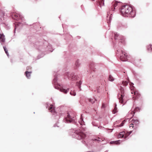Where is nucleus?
I'll use <instances>...</instances> for the list:
<instances>
[{
    "label": "nucleus",
    "mask_w": 152,
    "mask_h": 152,
    "mask_svg": "<svg viewBox=\"0 0 152 152\" xmlns=\"http://www.w3.org/2000/svg\"><path fill=\"white\" fill-rule=\"evenodd\" d=\"M76 134L78 135V137L77 138L78 139L80 140L81 139L84 138L86 137V134L80 132H79L76 131L75 132Z\"/></svg>",
    "instance_id": "obj_5"
},
{
    "label": "nucleus",
    "mask_w": 152,
    "mask_h": 152,
    "mask_svg": "<svg viewBox=\"0 0 152 152\" xmlns=\"http://www.w3.org/2000/svg\"><path fill=\"white\" fill-rule=\"evenodd\" d=\"M120 140H117L116 141H112L110 142V144H114L118 145L120 144L119 142Z\"/></svg>",
    "instance_id": "obj_13"
},
{
    "label": "nucleus",
    "mask_w": 152,
    "mask_h": 152,
    "mask_svg": "<svg viewBox=\"0 0 152 152\" xmlns=\"http://www.w3.org/2000/svg\"><path fill=\"white\" fill-rule=\"evenodd\" d=\"M106 105L104 103H102V108H104L106 107Z\"/></svg>",
    "instance_id": "obj_33"
},
{
    "label": "nucleus",
    "mask_w": 152,
    "mask_h": 152,
    "mask_svg": "<svg viewBox=\"0 0 152 152\" xmlns=\"http://www.w3.org/2000/svg\"><path fill=\"white\" fill-rule=\"evenodd\" d=\"M70 77H71V79H72L73 80H74L75 79V76H74V75H70Z\"/></svg>",
    "instance_id": "obj_27"
},
{
    "label": "nucleus",
    "mask_w": 152,
    "mask_h": 152,
    "mask_svg": "<svg viewBox=\"0 0 152 152\" xmlns=\"http://www.w3.org/2000/svg\"><path fill=\"white\" fill-rule=\"evenodd\" d=\"M120 93L118 94V98L119 100V102L123 104H125L128 100V98L125 95L124 89L123 88L121 87L120 88Z\"/></svg>",
    "instance_id": "obj_2"
},
{
    "label": "nucleus",
    "mask_w": 152,
    "mask_h": 152,
    "mask_svg": "<svg viewBox=\"0 0 152 152\" xmlns=\"http://www.w3.org/2000/svg\"><path fill=\"white\" fill-rule=\"evenodd\" d=\"M114 38L115 39H118V37H119L118 34H117V33H115L114 34Z\"/></svg>",
    "instance_id": "obj_22"
},
{
    "label": "nucleus",
    "mask_w": 152,
    "mask_h": 152,
    "mask_svg": "<svg viewBox=\"0 0 152 152\" xmlns=\"http://www.w3.org/2000/svg\"><path fill=\"white\" fill-rule=\"evenodd\" d=\"M66 121H69L70 122H71L72 120V117L68 113L67 117L66 118Z\"/></svg>",
    "instance_id": "obj_11"
},
{
    "label": "nucleus",
    "mask_w": 152,
    "mask_h": 152,
    "mask_svg": "<svg viewBox=\"0 0 152 152\" xmlns=\"http://www.w3.org/2000/svg\"><path fill=\"white\" fill-rule=\"evenodd\" d=\"M3 48L4 49V50L6 53L7 54V55L8 56L9 55L8 53V50H7V49L6 47L4 46L3 47Z\"/></svg>",
    "instance_id": "obj_21"
},
{
    "label": "nucleus",
    "mask_w": 152,
    "mask_h": 152,
    "mask_svg": "<svg viewBox=\"0 0 152 152\" xmlns=\"http://www.w3.org/2000/svg\"><path fill=\"white\" fill-rule=\"evenodd\" d=\"M130 89L132 91H132V92H134V91H135L134 90V86H133V84L132 83L130 84Z\"/></svg>",
    "instance_id": "obj_17"
},
{
    "label": "nucleus",
    "mask_w": 152,
    "mask_h": 152,
    "mask_svg": "<svg viewBox=\"0 0 152 152\" xmlns=\"http://www.w3.org/2000/svg\"><path fill=\"white\" fill-rule=\"evenodd\" d=\"M121 14L124 16L134 17L135 12L132 10V7L128 5L123 6L121 9Z\"/></svg>",
    "instance_id": "obj_1"
},
{
    "label": "nucleus",
    "mask_w": 152,
    "mask_h": 152,
    "mask_svg": "<svg viewBox=\"0 0 152 152\" xmlns=\"http://www.w3.org/2000/svg\"><path fill=\"white\" fill-rule=\"evenodd\" d=\"M147 49L149 52H152V48L151 47V45H148L147 47Z\"/></svg>",
    "instance_id": "obj_15"
},
{
    "label": "nucleus",
    "mask_w": 152,
    "mask_h": 152,
    "mask_svg": "<svg viewBox=\"0 0 152 152\" xmlns=\"http://www.w3.org/2000/svg\"><path fill=\"white\" fill-rule=\"evenodd\" d=\"M125 86H126L128 84V83L126 81H123L122 83Z\"/></svg>",
    "instance_id": "obj_32"
},
{
    "label": "nucleus",
    "mask_w": 152,
    "mask_h": 152,
    "mask_svg": "<svg viewBox=\"0 0 152 152\" xmlns=\"http://www.w3.org/2000/svg\"><path fill=\"white\" fill-rule=\"evenodd\" d=\"M15 17H14V18L15 19L17 20L18 19V15L17 14H15L14 15Z\"/></svg>",
    "instance_id": "obj_31"
},
{
    "label": "nucleus",
    "mask_w": 152,
    "mask_h": 152,
    "mask_svg": "<svg viewBox=\"0 0 152 152\" xmlns=\"http://www.w3.org/2000/svg\"><path fill=\"white\" fill-rule=\"evenodd\" d=\"M109 80L110 81H113L114 80V79L111 75H110L109 77Z\"/></svg>",
    "instance_id": "obj_19"
},
{
    "label": "nucleus",
    "mask_w": 152,
    "mask_h": 152,
    "mask_svg": "<svg viewBox=\"0 0 152 152\" xmlns=\"http://www.w3.org/2000/svg\"><path fill=\"white\" fill-rule=\"evenodd\" d=\"M49 110H50V112L52 113H54L55 112L54 108L53 105H51L49 107Z\"/></svg>",
    "instance_id": "obj_10"
},
{
    "label": "nucleus",
    "mask_w": 152,
    "mask_h": 152,
    "mask_svg": "<svg viewBox=\"0 0 152 152\" xmlns=\"http://www.w3.org/2000/svg\"><path fill=\"white\" fill-rule=\"evenodd\" d=\"M140 108L139 107H136L134 109V111L135 112H137L140 111Z\"/></svg>",
    "instance_id": "obj_20"
},
{
    "label": "nucleus",
    "mask_w": 152,
    "mask_h": 152,
    "mask_svg": "<svg viewBox=\"0 0 152 152\" xmlns=\"http://www.w3.org/2000/svg\"><path fill=\"white\" fill-rule=\"evenodd\" d=\"M88 100L89 102H91L92 103H93L94 102H92V100L90 99H88Z\"/></svg>",
    "instance_id": "obj_34"
},
{
    "label": "nucleus",
    "mask_w": 152,
    "mask_h": 152,
    "mask_svg": "<svg viewBox=\"0 0 152 152\" xmlns=\"http://www.w3.org/2000/svg\"><path fill=\"white\" fill-rule=\"evenodd\" d=\"M99 5L100 7L104 5V0H100L99 2Z\"/></svg>",
    "instance_id": "obj_16"
},
{
    "label": "nucleus",
    "mask_w": 152,
    "mask_h": 152,
    "mask_svg": "<svg viewBox=\"0 0 152 152\" xmlns=\"http://www.w3.org/2000/svg\"><path fill=\"white\" fill-rule=\"evenodd\" d=\"M125 134V133L124 132H122L120 133L118 137L120 138H123L124 137V135Z\"/></svg>",
    "instance_id": "obj_14"
},
{
    "label": "nucleus",
    "mask_w": 152,
    "mask_h": 152,
    "mask_svg": "<svg viewBox=\"0 0 152 152\" xmlns=\"http://www.w3.org/2000/svg\"><path fill=\"white\" fill-rule=\"evenodd\" d=\"M5 41V36L3 34H0V41L2 42H4Z\"/></svg>",
    "instance_id": "obj_8"
},
{
    "label": "nucleus",
    "mask_w": 152,
    "mask_h": 152,
    "mask_svg": "<svg viewBox=\"0 0 152 152\" xmlns=\"http://www.w3.org/2000/svg\"><path fill=\"white\" fill-rule=\"evenodd\" d=\"M80 119H81V121H80L79 123L81 125H82L83 124V119L81 117L80 118Z\"/></svg>",
    "instance_id": "obj_29"
},
{
    "label": "nucleus",
    "mask_w": 152,
    "mask_h": 152,
    "mask_svg": "<svg viewBox=\"0 0 152 152\" xmlns=\"http://www.w3.org/2000/svg\"><path fill=\"white\" fill-rule=\"evenodd\" d=\"M131 93L132 94L134 93V95L135 96V97L134 96H133V99L134 100L138 99L140 97V94L138 91H135L134 92H132Z\"/></svg>",
    "instance_id": "obj_6"
},
{
    "label": "nucleus",
    "mask_w": 152,
    "mask_h": 152,
    "mask_svg": "<svg viewBox=\"0 0 152 152\" xmlns=\"http://www.w3.org/2000/svg\"><path fill=\"white\" fill-rule=\"evenodd\" d=\"M125 122V120H124L121 123V124L119 126H119V127H121L122 126H123L124 124V123Z\"/></svg>",
    "instance_id": "obj_24"
},
{
    "label": "nucleus",
    "mask_w": 152,
    "mask_h": 152,
    "mask_svg": "<svg viewBox=\"0 0 152 152\" xmlns=\"http://www.w3.org/2000/svg\"><path fill=\"white\" fill-rule=\"evenodd\" d=\"M71 95L75 96L76 95V93L73 91H71L70 92Z\"/></svg>",
    "instance_id": "obj_28"
},
{
    "label": "nucleus",
    "mask_w": 152,
    "mask_h": 152,
    "mask_svg": "<svg viewBox=\"0 0 152 152\" xmlns=\"http://www.w3.org/2000/svg\"><path fill=\"white\" fill-rule=\"evenodd\" d=\"M119 3L120 2H117L116 1H113L112 3V6L111 7L112 10L113 11H114V9H115V8L118 5Z\"/></svg>",
    "instance_id": "obj_7"
},
{
    "label": "nucleus",
    "mask_w": 152,
    "mask_h": 152,
    "mask_svg": "<svg viewBox=\"0 0 152 152\" xmlns=\"http://www.w3.org/2000/svg\"><path fill=\"white\" fill-rule=\"evenodd\" d=\"M75 65L77 67L79 66L80 65V64L78 60H77L75 63Z\"/></svg>",
    "instance_id": "obj_25"
},
{
    "label": "nucleus",
    "mask_w": 152,
    "mask_h": 152,
    "mask_svg": "<svg viewBox=\"0 0 152 152\" xmlns=\"http://www.w3.org/2000/svg\"><path fill=\"white\" fill-rule=\"evenodd\" d=\"M135 113V112L134 111V110L130 111L129 112V116L131 118H132L134 116Z\"/></svg>",
    "instance_id": "obj_9"
},
{
    "label": "nucleus",
    "mask_w": 152,
    "mask_h": 152,
    "mask_svg": "<svg viewBox=\"0 0 152 152\" xmlns=\"http://www.w3.org/2000/svg\"><path fill=\"white\" fill-rule=\"evenodd\" d=\"M119 37L120 38V39L121 40V42H122L124 41V39L123 37L122 36H121L120 37Z\"/></svg>",
    "instance_id": "obj_26"
},
{
    "label": "nucleus",
    "mask_w": 152,
    "mask_h": 152,
    "mask_svg": "<svg viewBox=\"0 0 152 152\" xmlns=\"http://www.w3.org/2000/svg\"><path fill=\"white\" fill-rule=\"evenodd\" d=\"M69 89H68L67 90H66L65 89L62 88L61 89V92H64L65 94H66L69 90Z\"/></svg>",
    "instance_id": "obj_18"
},
{
    "label": "nucleus",
    "mask_w": 152,
    "mask_h": 152,
    "mask_svg": "<svg viewBox=\"0 0 152 152\" xmlns=\"http://www.w3.org/2000/svg\"><path fill=\"white\" fill-rule=\"evenodd\" d=\"M131 124L129 125V127H132L133 129H136L137 128V126L140 123V122L138 119H133L131 121Z\"/></svg>",
    "instance_id": "obj_3"
},
{
    "label": "nucleus",
    "mask_w": 152,
    "mask_h": 152,
    "mask_svg": "<svg viewBox=\"0 0 152 152\" xmlns=\"http://www.w3.org/2000/svg\"><path fill=\"white\" fill-rule=\"evenodd\" d=\"M132 132V131H130L128 133H127L125 135V138H126V137H127V136L129 135L130 134H131Z\"/></svg>",
    "instance_id": "obj_30"
},
{
    "label": "nucleus",
    "mask_w": 152,
    "mask_h": 152,
    "mask_svg": "<svg viewBox=\"0 0 152 152\" xmlns=\"http://www.w3.org/2000/svg\"><path fill=\"white\" fill-rule=\"evenodd\" d=\"M31 72H29L26 71L25 73L26 77L28 78H29L30 77Z\"/></svg>",
    "instance_id": "obj_12"
},
{
    "label": "nucleus",
    "mask_w": 152,
    "mask_h": 152,
    "mask_svg": "<svg viewBox=\"0 0 152 152\" xmlns=\"http://www.w3.org/2000/svg\"><path fill=\"white\" fill-rule=\"evenodd\" d=\"M116 105H115V107L114 108V109L113 110V112L114 114L116 113L117 112V108H116Z\"/></svg>",
    "instance_id": "obj_23"
},
{
    "label": "nucleus",
    "mask_w": 152,
    "mask_h": 152,
    "mask_svg": "<svg viewBox=\"0 0 152 152\" xmlns=\"http://www.w3.org/2000/svg\"><path fill=\"white\" fill-rule=\"evenodd\" d=\"M127 55L123 51H121V53L120 56V59L122 61H126L127 60Z\"/></svg>",
    "instance_id": "obj_4"
},
{
    "label": "nucleus",
    "mask_w": 152,
    "mask_h": 152,
    "mask_svg": "<svg viewBox=\"0 0 152 152\" xmlns=\"http://www.w3.org/2000/svg\"><path fill=\"white\" fill-rule=\"evenodd\" d=\"M81 82L80 81V85L81 84Z\"/></svg>",
    "instance_id": "obj_35"
}]
</instances>
